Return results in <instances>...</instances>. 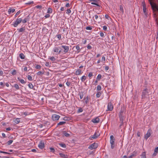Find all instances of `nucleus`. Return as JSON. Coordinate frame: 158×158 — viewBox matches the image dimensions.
<instances>
[{
	"instance_id": "obj_1",
	"label": "nucleus",
	"mask_w": 158,
	"mask_h": 158,
	"mask_svg": "<svg viewBox=\"0 0 158 158\" xmlns=\"http://www.w3.org/2000/svg\"><path fill=\"white\" fill-rule=\"evenodd\" d=\"M115 139H114L113 135H111L110 136V143L111 144V148L112 149H113L114 148V143Z\"/></svg>"
},
{
	"instance_id": "obj_2",
	"label": "nucleus",
	"mask_w": 158,
	"mask_h": 158,
	"mask_svg": "<svg viewBox=\"0 0 158 158\" xmlns=\"http://www.w3.org/2000/svg\"><path fill=\"white\" fill-rule=\"evenodd\" d=\"M99 135L100 134L98 132H96L94 133V135H92L90 137L89 139L92 140L93 139H96Z\"/></svg>"
},
{
	"instance_id": "obj_3",
	"label": "nucleus",
	"mask_w": 158,
	"mask_h": 158,
	"mask_svg": "<svg viewBox=\"0 0 158 158\" xmlns=\"http://www.w3.org/2000/svg\"><path fill=\"white\" fill-rule=\"evenodd\" d=\"M98 147V144L97 143H94L90 145L89 147V148L90 149H96Z\"/></svg>"
},
{
	"instance_id": "obj_4",
	"label": "nucleus",
	"mask_w": 158,
	"mask_h": 158,
	"mask_svg": "<svg viewBox=\"0 0 158 158\" xmlns=\"http://www.w3.org/2000/svg\"><path fill=\"white\" fill-rule=\"evenodd\" d=\"M22 21L21 18H18L14 23V26L15 27H16Z\"/></svg>"
},
{
	"instance_id": "obj_5",
	"label": "nucleus",
	"mask_w": 158,
	"mask_h": 158,
	"mask_svg": "<svg viewBox=\"0 0 158 158\" xmlns=\"http://www.w3.org/2000/svg\"><path fill=\"white\" fill-rule=\"evenodd\" d=\"M152 133V131L151 129H149L147 132L146 134L144 136V138L146 139H147L151 135Z\"/></svg>"
},
{
	"instance_id": "obj_6",
	"label": "nucleus",
	"mask_w": 158,
	"mask_h": 158,
	"mask_svg": "<svg viewBox=\"0 0 158 158\" xmlns=\"http://www.w3.org/2000/svg\"><path fill=\"white\" fill-rule=\"evenodd\" d=\"M60 47H55L53 48V51L54 52L58 53L60 54L61 52V51L60 50Z\"/></svg>"
},
{
	"instance_id": "obj_7",
	"label": "nucleus",
	"mask_w": 158,
	"mask_h": 158,
	"mask_svg": "<svg viewBox=\"0 0 158 158\" xmlns=\"http://www.w3.org/2000/svg\"><path fill=\"white\" fill-rule=\"evenodd\" d=\"M142 4L143 6V12L145 14V15L147 16V13L146 11V7L145 3V2L143 1L142 2Z\"/></svg>"
},
{
	"instance_id": "obj_8",
	"label": "nucleus",
	"mask_w": 158,
	"mask_h": 158,
	"mask_svg": "<svg viewBox=\"0 0 158 158\" xmlns=\"http://www.w3.org/2000/svg\"><path fill=\"white\" fill-rule=\"evenodd\" d=\"M108 110L112 111L113 109V106L111 102H109L107 106Z\"/></svg>"
},
{
	"instance_id": "obj_9",
	"label": "nucleus",
	"mask_w": 158,
	"mask_h": 158,
	"mask_svg": "<svg viewBox=\"0 0 158 158\" xmlns=\"http://www.w3.org/2000/svg\"><path fill=\"white\" fill-rule=\"evenodd\" d=\"M60 117V116L59 115L56 114H53L52 116V119L54 121L58 120Z\"/></svg>"
},
{
	"instance_id": "obj_10",
	"label": "nucleus",
	"mask_w": 158,
	"mask_h": 158,
	"mask_svg": "<svg viewBox=\"0 0 158 158\" xmlns=\"http://www.w3.org/2000/svg\"><path fill=\"white\" fill-rule=\"evenodd\" d=\"M125 114H119V117L120 118V121L122 123H123V120L124 118Z\"/></svg>"
},
{
	"instance_id": "obj_11",
	"label": "nucleus",
	"mask_w": 158,
	"mask_h": 158,
	"mask_svg": "<svg viewBox=\"0 0 158 158\" xmlns=\"http://www.w3.org/2000/svg\"><path fill=\"white\" fill-rule=\"evenodd\" d=\"M38 147L40 149H43L44 147V144L42 141H41L38 144Z\"/></svg>"
},
{
	"instance_id": "obj_12",
	"label": "nucleus",
	"mask_w": 158,
	"mask_h": 158,
	"mask_svg": "<svg viewBox=\"0 0 158 158\" xmlns=\"http://www.w3.org/2000/svg\"><path fill=\"white\" fill-rule=\"evenodd\" d=\"M61 47L64 48V52L67 53L68 52L69 50V46H62Z\"/></svg>"
},
{
	"instance_id": "obj_13",
	"label": "nucleus",
	"mask_w": 158,
	"mask_h": 158,
	"mask_svg": "<svg viewBox=\"0 0 158 158\" xmlns=\"http://www.w3.org/2000/svg\"><path fill=\"white\" fill-rule=\"evenodd\" d=\"M148 94L147 91V89H145L143 92L142 97V98H144L145 97H146L147 96V94Z\"/></svg>"
},
{
	"instance_id": "obj_14",
	"label": "nucleus",
	"mask_w": 158,
	"mask_h": 158,
	"mask_svg": "<svg viewBox=\"0 0 158 158\" xmlns=\"http://www.w3.org/2000/svg\"><path fill=\"white\" fill-rule=\"evenodd\" d=\"M99 118L98 117H97L94 119H93L92 120V122L94 123H98L99 122Z\"/></svg>"
},
{
	"instance_id": "obj_15",
	"label": "nucleus",
	"mask_w": 158,
	"mask_h": 158,
	"mask_svg": "<svg viewBox=\"0 0 158 158\" xmlns=\"http://www.w3.org/2000/svg\"><path fill=\"white\" fill-rule=\"evenodd\" d=\"M137 152H134L131 155L128 156V158H132L137 155Z\"/></svg>"
},
{
	"instance_id": "obj_16",
	"label": "nucleus",
	"mask_w": 158,
	"mask_h": 158,
	"mask_svg": "<svg viewBox=\"0 0 158 158\" xmlns=\"http://www.w3.org/2000/svg\"><path fill=\"white\" fill-rule=\"evenodd\" d=\"M158 146L155 148V149L154 150V153L153 154V156H156V155L158 153Z\"/></svg>"
},
{
	"instance_id": "obj_17",
	"label": "nucleus",
	"mask_w": 158,
	"mask_h": 158,
	"mask_svg": "<svg viewBox=\"0 0 158 158\" xmlns=\"http://www.w3.org/2000/svg\"><path fill=\"white\" fill-rule=\"evenodd\" d=\"M125 110V108L124 107H122L120 110V111L119 113V114H125L124 111Z\"/></svg>"
},
{
	"instance_id": "obj_18",
	"label": "nucleus",
	"mask_w": 158,
	"mask_h": 158,
	"mask_svg": "<svg viewBox=\"0 0 158 158\" xmlns=\"http://www.w3.org/2000/svg\"><path fill=\"white\" fill-rule=\"evenodd\" d=\"M60 7V5L58 4H55L53 6V7L54 9L58 10Z\"/></svg>"
},
{
	"instance_id": "obj_19",
	"label": "nucleus",
	"mask_w": 158,
	"mask_h": 158,
	"mask_svg": "<svg viewBox=\"0 0 158 158\" xmlns=\"http://www.w3.org/2000/svg\"><path fill=\"white\" fill-rule=\"evenodd\" d=\"M15 11V9H12L11 8H10L8 10V12L9 14H10L11 12L13 13Z\"/></svg>"
},
{
	"instance_id": "obj_20",
	"label": "nucleus",
	"mask_w": 158,
	"mask_h": 158,
	"mask_svg": "<svg viewBox=\"0 0 158 158\" xmlns=\"http://www.w3.org/2000/svg\"><path fill=\"white\" fill-rule=\"evenodd\" d=\"M18 79L22 84H24L26 83L24 80L21 79L20 77H18Z\"/></svg>"
},
{
	"instance_id": "obj_21",
	"label": "nucleus",
	"mask_w": 158,
	"mask_h": 158,
	"mask_svg": "<svg viewBox=\"0 0 158 158\" xmlns=\"http://www.w3.org/2000/svg\"><path fill=\"white\" fill-rule=\"evenodd\" d=\"M76 48L77 50V51H76V52L77 53H79L80 52V47L79 46V45H77L76 46Z\"/></svg>"
},
{
	"instance_id": "obj_22",
	"label": "nucleus",
	"mask_w": 158,
	"mask_h": 158,
	"mask_svg": "<svg viewBox=\"0 0 158 158\" xmlns=\"http://www.w3.org/2000/svg\"><path fill=\"white\" fill-rule=\"evenodd\" d=\"M81 69L77 70L76 72V75H79L81 74Z\"/></svg>"
},
{
	"instance_id": "obj_23",
	"label": "nucleus",
	"mask_w": 158,
	"mask_h": 158,
	"mask_svg": "<svg viewBox=\"0 0 158 158\" xmlns=\"http://www.w3.org/2000/svg\"><path fill=\"white\" fill-rule=\"evenodd\" d=\"M59 154L60 156L62 158H67L68 157V156L67 155H65V154L63 153H60Z\"/></svg>"
},
{
	"instance_id": "obj_24",
	"label": "nucleus",
	"mask_w": 158,
	"mask_h": 158,
	"mask_svg": "<svg viewBox=\"0 0 158 158\" xmlns=\"http://www.w3.org/2000/svg\"><path fill=\"white\" fill-rule=\"evenodd\" d=\"M19 56L20 57V58L22 59H24V58H25V56L22 53H20L19 55Z\"/></svg>"
},
{
	"instance_id": "obj_25",
	"label": "nucleus",
	"mask_w": 158,
	"mask_h": 158,
	"mask_svg": "<svg viewBox=\"0 0 158 158\" xmlns=\"http://www.w3.org/2000/svg\"><path fill=\"white\" fill-rule=\"evenodd\" d=\"M84 99L85 101V103L86 104H87L89 103V97L88 96H87L86 97L84 98Z\"/></svg>"
},
{
	"instance_id": "obj_26",
	"label": "nucleus",
	"mask_w": 158,
	"mask_h": 158,
	"mask_svg": "<svg viewBox=\"0 0 158 158\" xmlns=\"http://www.w3.org/2000/svg\"><path fill=\"white\" fill-rule=\"evenodd\" d=\"M25 30V27H22L19 29H18V31L19 32H22L24 31Z\"/></svg>"
},
{
	"instance_id": "obj_27",
	"label": "nucleus",
	"mask_w": 158,
	"mask_h": 158,
	"mask_svg": "<svg viewBox=\"0 0 158 158\" xmlns=\"http://www.w3.org/2000/svg\"><path fill=\"white\" fill-rule=\"evenodd\" d=\"M141 158H146V153L145 152H143L141 155Z\"/></svg>"
},
{
	"instance_id": "obj_28",
	"label": "nucleus",
	"mask_w": 158,
	"mask_h": 158,
	"mask_svg": "<svg viewBox=\"0 0 158 158\" xmlns=\"http://www.w3.org/2000/svg\"><path fill=\"white\" fill-rule=\"evenodd\" d=\"M64 135L66 137H69L70 136V134L64 131L63 132Z\"/></svg>"
},
{
	"instance_id": "obj_29",
	"label": "nucleus",
	"mask_w": 158,
	"mask_h": 158,
	"mask_svg": "<svg viewBox=\"0 0 158 158\" xmlns=\"http://www.w3.org/2000/svg\"><path fill=\"white\" fill-rule=\"evenodd\" d=\"M66 123V122L63 121L60 122L57 124V126L62 125Z\"/></svg>"
},
{
	"instance_id": "obj_30",
	"label": "nucleus",
	"mask_w": 158,
	"mask_h": 158,
	"mask_svg": "<svg viewBox=\"0 0 158 158\" xmlns=\"http://www.w3.org/2000/svg\"><path fill=\"white\" fill-rule=\"evenodd\" d=\"M86 79V77L85 76H83L81 77V80L82 81L84 82Z\"/></svg>"
},
{
	"instance_id": "obj_31",
	"label": "nucleus",
	"mask_w": 158,
	"mask_h": 158,
	"mask_svg": "<svg viewBox=\"0 0 158 158\" xmlns=\"http://www.w3.org/2000/svg\"><path fill=\"white\" fill-rule=\"evenodd\" d=\"M78 95L80 96V98L81 99H82L84 96L83 92H82L81 93H79Z\"/></svg>"
},
{
	"instance_id": "obj_32",
	"label": "nucleus",
	"mask_w": 158,
	"mask_h": 158,
	"mask_svg": "<svg viewBox=\"0 0 158 158\" xmlns=\"http://www.w3.org/2000/svg\"><path fill=\"white\" fill-rule=\"evenodd\" d=\"M52 8H49L48 9L47 13H52Z\"/></svg>"
},
{
	"instance_id": "obj_33",
	"label": "nucleus",
	"mask_w": 158,
	"mask_h": 158,
	"mask_svg": "<svg viewBox=\"0 0 158 158\" xmlns=\"http://www.w3.org/2000/svg\"><path fill=\"white\" fill-rule=\"evenodd\" d=\"M51 63L50 62H46L45 64V65L47 67H50L51 66Z\"/></svg>"
},
{
	"instance_id": "obj_34",
	"label": "nucleus",
	"mask_w": 158,
	"mask_h": 158,
	"mask_svg": "<svg viewBox=\"0 0 158 158\" xmlns=\"http://www.w3.org/2000/svg\"><path fill=\"white\" fill-rule=\"evenodd\" d=\"M20 122V120L19 118H16L15 120V122L16 124H18Z\"/></svg>"
},
{
	"instance_id": "obj_35",
	"label": "nucleus",
	"mask_w": 158,
	"mask_h": 158,
	"mask_svg": "<svg viewBox=\"0 0 158 158\" xmlns=\"http://www.w3.org/2000/svg\"><path fill=\"white\" fill-rule=\"evenodd\" d=\"M14 87L16 89H19V88L18 85L16 84H15L14 85Z\"/></svg>"
},
{
	"instance_id": "obj_36",
	"label": "nucleus",
	"mask_w": 158,
	"mask_h": 158,
	"mask_svg": "<svg viewBox=\"0 0 158 158\" xmlns=\"http://www.w3.org/2000/svg\"><path fill=\"white\" fill-rule=\"evenodd\" d=\"M35 68L36 69H40L41 68V66L40 65L37 64L36 65Z\"/></svg>"
},
{
	"instance_id": "obj_37",
	"label": "nucleus",
	"mask_w": 158,
	"mask_h": 158,
	"mask_svg": "<svg viewBox=\"0 0 158 158\" xmlns=\"http://www.w3.org/2000/svg\"><path fill=\"white\" fill-rule=\"evenodd\" d=\"M102 76V75L101 74H98L97 78V80H100V79H101Z\"/></svg>"
},
{
	"instance_id": "obj_38",
	"label": "nucleus",
	"mask_w": 158,
	"mask_h": 158,
	"mask_svg": "<svg viewBox=\"0 0 158 158\" xmlns=\"http://www.w3.org/2000/svg\"><path fill=\"white\" fill-rule=\"evenodd\" d=\"M11 74L13 75H15L16 74V71L15 69L13 70L11 73Z\"/></svg>"
},
{
	"instance_id": "obj_39",
	"label": "nucleus",
	"mask_w": 158,
	"mask_h": 158,
	"mask_svg": "<svg viewBox=\"0 0 158 158\" xmlns=\"http://www.w3.org/2000/svg\"><path fill=\"white\" fill-rule=\"evenodd\" d=\"M27 79L29 81H31L33 80L32 77L30 75L27 76Z\"/></svg>"
},
{
	"instance_id": "obj_40",
	"label": "nucleus",
	"mask_w": 158,
	"mask_h": 158,
	"mask_svg": "<svg viewBox=\"0 0 158 158\" xmlns=\"http://www.w3.org/2000/svg\"><path fill=\"white\" fill-rule=\"evenodd\" d=\"M28 87H29L30 89H33V86L32 83H30L28 85Z\"/></svg>"
},
{
	"instance_id": "obj_41",
	"label": "nucleus",
	"mask_w": 158,
	"mask_h": 158,
	"mask_svg": "<svg viewBox=\"0 0 158 158\" xmlns=\"http://www.w3.org/2000/svg\"><path fill=\"white\" fill-rule=\"evenodd\" d=\"M44 73L43 72H42L41 71H39L38 72H37V74L38 75H40V76H41L43 74H44Z\"/></svg>"
},
{
	"instance_id": "obj_42",
	"label": "nucleus",
	"mask_w": 158,
	"mask_h": 158,
	"mask_svg": "<svg viewBox=\"0 0 158 158\" xmlns=\"http://www.w3.org/2000/svg\"><path fill=\"white\" fill-rule=\"evenodd\" d=\"M101 93L100 92H98L96 95V96L97 98H98L100 97L101 95Z\"/></svg>"
},
{
	"instance_id": "obj_43",
	"label": "nucleus",
	"mask_w": 158,
	"mask_h": 158,
	"mask_svg": "<svg viewBox=\"0 0 158 158\" xmlns=\"http://www.w3.org/2000/svg\"><path fill=\"white\" fill-rule=\"evenodd\" d=\"M59 145L61 147L64 148H65L66 147V145L64 143H60Z\"/></svg>"
},
{
	"instance_id": "obj_44",
	"label": "nucleus",
	"mask_w": 158,
	"mask_h": 158,
	"mask_svg": "<svg viewBox=\"0 0 158 158\" xmlns=\"http://www.w3.org/2000/svg\"><path fill=\"white\" fill-rule=\"evenodd\" d=\"M49 59L52 61H54L56 60L54 56L50 57Z\"/></svg>"
},
{
	"instance_id": "obj_45",
	"label": "nucleus",
	"mask_w": 158,
	"mask_h": 158,
	"mask_svg": "<svg viewBox=\"0 0 158 158\" xmlns=\"http://www.w3.org/2000/svg\"><path fill=\"white\" fill-rule=\"evenodd\" d=\"M13 141L12 140H10L7 142V143L8 145H10L12 143Z\"/></svg>"
},
{
	"instance_id": "obj_46",
	"label": "nucleus",
	"mask_w": 158,
	"mask_h": 158,
	"mask_svg": "<svg viewBox=\"0 0 158 158\" xmlns=\"http://www.w3.org/2000/svg\"><path fill=\"white\" fill-rule=\"evenodd\" d=\"M101 89V86L100 85H98L97 87V90H100Z\"/></svg>"
},
{
	"instance_id": "obj_47",
	"label": "nucleus",
	"mask_w": 158,
	"mask_h": 158,
	"mask_svg": "<svg viewBox=\"0 0 158 158\" xmlns=\"http://www.w3.org/2000/svg\"><path fill=\"white\" fill-rule=\"evenodd\" d=\"M83 111V109H82L81 108V107H80L78 111H77V112L78 113H80V112H81Z\"/></svg>"
},
{
	"instance_id": "obj_48",
	"label": "nucleus",
	"mask_w": 158,
	"mask_h": 158,
	"mask_svg": "<svg viewBox=\"0 0 158 158\" xmlns=\"http://www.w3.org/2000/svg\"><path fill=\"white\" fill-rule=\"evenodd\" d=\"M50 151L51 152L54 153L55 151V150L53 148H50Z\"/></svg>"
},
{
	"instance_id": "obj_49",
	"label": "nucleus",
	"mask_w": 158,
	"mask_h": 158,
	"mask_svg": "<svg viewBox=\"0 0 158 158\" xmlns=\"http://www.w3.org/2000/svg\"><path fill=\"white\" fill-rule=\"evenodd\" d=\"M92 29V27L90 26H88L86 27V29L87 30H91Z\"/></svg>"
},
{
	"instance_id": "obj_50",
	"label": "nucleus",
	"mask_w": 158,
	"mask_h": 158,
	"mask_svg": "<svg viewBox=\"0 0 158 158\" xmlns=\"http://www.w3.org/2000/svg\"><path fill=\"white\" fill-rule=\"evenodd\" d=\"M119 8L120 10L122 12H123V10L122 6L121 5H120L119 6Z\"/></svg>"
},
{
	"instance_id": "obj_51",
	"label": "nucleus",
	"mask_w": 158,
	"mask_h": 158,
	"mask_svg": "<svg viewBox=\"0 0 158 158\" xmlns=\"http://www.w3.org/2000/svg\"><path fill=\"white\" fill-rule=\"evenodd\" d=\"M56 36L59 40L61 39V35L60 34L57 35Z\"/></svg>"
},
{
	"instance_id": "obj_52",
	"label": "nucleus",
	"mask_w": 158,
	"mask_h": 158,
	"mask_svg": "<svg viewBox=\"0 0 158 158\" xmlns=\"http://www.w3.org/2000/svg\"><path fill=\"white\" fill-rule=\"evenodd\" d=\"M34 3L33 1L29 2L26 3V4L30 5L33 4Z\"/></svg>"
},
{
	"instance_id": "obj_53",
	"label": "nucleus",
	"mask_w": 158,
	"mask_h": 158,
	"mask_svg": "<svg viewBox=\"0 0 158 158\" xmlns=\"http://www.w3.org/2000/svg\"><path fill=\"white\" fill-rule=\"evenodd\" d=\"M71 12V10L70 9H68L67 10L66 13L68 14H69Z\"/></svg>"
},
{
	"instance_id": "obj_54",
	"label": "nucleus",
	"mask_w": 158,
	"mask_h": 158,
	"mask_svg": "<svg viewBox=\"0 0 158 158\" xmlns=\"http://www.w3.org/2000/svg\"><path fill=\"white\" fill-rule=\"evenodd\" d=\"M28 20V19L27 18H25L24 19L22 22L24 23H25L27 22V21Z\"/></svg>"
},
{
	"instance_id": "obj_55",
	"label": "nucleus",
	"mask_w": 158,
	"mask_h": 158,
	"mask_svg": "<svg viewBox=\"0 0 158 158\" xmlns=\"http://www.w3.org/2000/svg\"><path fill=\"white\" fill-rule=\"evenodd\" d=\"M93 74L91 72L89 73L88 74V77H89L90 78V77L93 76Z\"/></svg>"
},
{
	"instance_id": "obj_56",
	"label": "nucleus",
	"mask_w": 158,
	"mask_h": 158,
	"mask_svg": "<svg viewBox=\"0 0 158 158\" xmlns=\"http://www.w3.org/2000/svg\"><path fill=\"white\" fill-rule=\"evenodd\" d=\"M20 13V10L18 11L15 14V17H16L17 16V15H18Z\"/></svg>"
},
{
	"instance_id": "obj_57",
	"label": "nucleus",
	"mask_w": 158,
	"mask_h": 158,
	"mask_svg": "<svg viewBox=\"0 0 158 158\" xmlns=\"http://www.w3.org/2000/svg\"><path fill=\"white\" fill-rule=\"evenodd\" d=\"M103 29L104 30L106 31L107 29V27L106 26H104L103 27Z\"/></svg>"
},
{
	"instance_id": "obj_58",
	"label": "nucleus",
	"mask_w": 158,
	"mask_h": 158,
	"mask_svg": "<svg viewBox=\"0 0 158 158\" xmlns=\"http://www.w3.org/2000/svg\"><path fill=\"white\" fill-rule=\"evenodd\" d=\"M70 84V83L68 81H67L66 82V84L67 85V86H68V87L69 86Z\"/></svg>"
},
{
	"instance_id": "obj_59",
	"label": "nucleus",
	"mask_w": 158,
	"mask_h": 158,
	"mask_svg": "<svg viewBox=\"0 0 158 158\" xmlns=\"http://www.w3.org/2000/svg\"><path fill=\"white\" fill-rule=\"evenodd\" d=\"M105 17L106 18V19H109V18H110L109 17V16L108 15H105Z\"/></svg>"
},
{
	"instance_id": "obj_60",
	"label": "nucleus",
	"mask_w": 158,
	"mask_h": 158,
	"mask_svg": "<svg viewBox=\"0 0 158 158\" xmlns=\"http://www.w3.org/2000/svg\"><path fill=\"white\" fill-rule=\"evenodd\" d=\"M105 61V57L103 56L102 57V61Z\"/></svg>"
},
{
	"instance_id": "obj_61",
	"label": "nucleus",
	"mask_w": 158,
	"mask_h": 158,
	"mask_svg": "<svg viewBox=\"0 0 158 158\" xmlns=\"http://www.w3.org/2000/svg\"><path fill=\"white\" fill-rule=\"evenodd\" d=\"M105 69L106 71H107L109 69V67L108 66H106L105 67Z\"/></svg>"
},
{
	"instance_id": "obj_62",
	"label": "nucleus",
	"mask_w": 158,
	"mask_h": 158,
	"mask_svg": "<svg viewBox=\"0 0 158 158\" xmlns=\"http://www.w3.org/2000/svg\"><path fill=\"white\" fill-rule=\"evenodd\" d=\"M3 74V72L2 70H1V69H0V75L2 76Z\"/></svg>"
},
{
	"instance_id": "obj_63",
	"label": "nucleus",
	"mask_w": 158,
	"mask_h": 158,
	"mask_svg": "<svg viewBox=\"0 0 158 158\" xmlns=\"http://www.w3.org/2000/svg\"><path fill=\"white\" fill-rule=\"evenodd\" d=\"M65 6L66 7H69L70 6V4L69 3H67L66 4Z\"/></svg>"
},
{
	"instance_id": "obj_64",
	"label": "nucleus",
	"mask_w": 158,
	"mask_h": 158,
	"mask_svg": "<svg viewBox=\"0 0 158 158\" xmlns=\"http://www.w3.org/2000/svg\"><path fill=\"white\" fill-rule=\"evenodd\" d=\"M100 35L101 37H103L104 36V34L102 32H101L100 33Z\"/></svg>"
}]
</instances>
